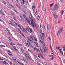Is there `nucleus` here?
Listing matches in <instances>:
<instances>
[{
    "label": "nucleus",
    "instance_id": "423d86ee",
    "mask_svg": "<svg viewBox=\"0 0 65 65\" xmlns=\"http://www.w3.org/2000/svg\"><path fill=\"white\" fill-rule=\"evenodd\" d=\"M59 6L58 5H56L54 7V8L56 9H58V8H59Z\"/></svg>",
    "mask_w": 65,
    "mask_h": 65
},
{
    "label": "nucleus",
    "instance_id": "58836bf2",
    "mask_svg": "<svg viewBox=\"0 0 65 65\" xmlns=\"http://www.w3.org/2000/svg\"><path fill=\"white\" fill-rule=\"evenodd\" d=\"M58 24H60V23H61V21H58Z\"/></svg>",
    "mask_w": 65,
    "mask_h": 65
},
{
    "label": "nucleus",
    "instance_id": "13d9d810",
    "mask_svg": "<svg viewBox=\"0 0 65 65\" xmlns=\"http://www.w3.org/2000/svg\"><path fill=\"white\" fill-rule=\"evenodd\" d=\"M56 9H53V11H55V10H56Z\"/></svg>",
    "mask_w": 65,
    "mask_h": 65
},
{
    "label": "nucleus",
    "instance_id": "4be33fe9",
    "mask_svg": "<svg viewBox=\"0 0 65 65\" xmlns=\"http://www.w3.org/2000/svg\"><path fill=\"white\" fill-rule=\"evenodd\" d=\"M7 51L9 53H10V54H12V53L10 51H9V50H7Z\"/></svg>",
    "mask_w": 65,
    "mask_h": 65
},
{
    "label": "nucleus",
    "instance_id": "9b49d317",
    "mask_svg": "<svg viewBox=\"0 0 65 65\" xmlns=\"http://www.w3.org/2000/svg\"><path fill=\"white\" fill-rule=\"evenodd\" d=\"M20 52H21V53H24V50H23L22 48H20Z\"/></svg>",
    "mask_w": 65,
    "mask_h": 65
},
{
    "label": "nucleus",
    "instance_id": "3c124183",
    "mask_svg": "<svg viewBox=\"0 0 65 65\" xmlns=\"http://www.w3.org/2000/svg\"><path fill=\"white\" fill-rule=\"evenodd\" d=\"M0 60H1V61H3V59L1 58V59H0Z\"/></svg>",
    "mask_w": 65,
    "mask_h": 65
},
{
    "label": "nucleus",
    "instance_id": "052dcab7",
    "mask_svg": "<svg viewBox=\"0 0 65 65\" xmlns=\"http://www.w3.org/2000/svg\"><path fill=\"white\" fill-rule=\"evenodd\" d=\"M2 13V11L1 10H0V14Z\"/></svg>",
    "mask_w": 65,
    "mask_h": 65
},
{
    "label": "nucleus",
    "instance_id": "9d476101",
    "mask_svg": "<svg viewBox=\"0 0 65 65\" xmlns=\"http://www.w3.org/2000/svg\"><path fill=\"white\" fill-rule=\"evenodd\" d=\"M22 29H23V30H22V31L23 32H25H25H27V31H26V29H25L24 28V27H23V26H22Z\"/></svg>",
    "mask_w": 65,
    "mask_h": 65
},
{
    "label": "nucleus",
    "instance_id": "0eeeda50",
    "mask_svg": "<svg viewBox=\"0 0 65 65\" xmlns=\"http://www.w3.org/2000/svg\"><path fill=\"white\" fill-rule=\"evenodd\" d=\"M24 56L26 57V58H27V57H28V53L27 52L25 53H24Z\"/></svg>",
    "mask_w": 65,
    "mask_h": 65
},
{
    "label": "nucleus",
    "instance_id": "f3484780",
    "mask_svg": "<svg viewBox=\"0 0 65 65\" xmlns=\"http://www.w3.org/2000/svg\"><path fill=\"white\" fill-rule=\"evenodd\" d=\"M9 5H10V6L13 8H14V7H13V6L10 3Z\"/></svg>",
    "mask_w": 65,
    "mask_h": 65
},
{
    "label": "nucleus",
    "instance_id": "f257e3e1",
    "mask_svg": "<svg viewBox=\"0 0 65 65\" xmlns=\"http://www.w3.org/2000/svg\"><path fill=\"white\" fill-rule=\"evenodd\" d=\"M31 22V25L33 27H35L37 29H38V25L37 24H36L34 22V21L33 20H32V19H31L30 17L29 18Z\"/></svg>",
    "mask_w": 65,
    "mask_h": 65
},
{
    "label": "nucleus",
    "instance_id": "6ab92c4d",
    "mask_svg": "<svg viewBox=\"0 0 65 65\" xmlns=\"http://www.w3.org/2000/svg\"><path fill=\"white\" fill-rule=\"evenodd\" d=\"M50 7H52V6H53V5H54V4L52 3V4H50Z\"/></svg>",
    "mask_w": 65,
    "mask_h": 65
},
{
    "label": "nucleus",
    "instance_id": "4c0bfd02",
    "mask_svg": "<svg viewBox=\"0 0 65 65\" xmlns=\"http://www.w3.org/2000/svg\"><path fill=\"white\" fill-rule=\"evenodd\" d=\"M20 16V18L22 20V19H23V18H22V16Z\"/></svg>",
    "mask_w": 65,
    "mask_h": 65
},
{
    "label": "nucleus",
    "instance_id": "ea45409f",
    "mask_svg": "<svg viewBox=\"0 0 65 65\" xmlns=\"http://www.w3.org/2000/svg\"><path fill=\"white\" fill-rule=\"evenodd\" d=\"M1 14H2V15H4V14L3 13H2H2H1Z\"/></svg>",
    "mask_w": 65,
    "mask_h": 65
},
{
    "label": "nucleus",
    "instance_id": "4468645a",
    "mask_svg": "<svg viewBox=\"0 0 65 65\" xmlns=\"http://www.w3.org/2000/svg\"><path fill=\"white\" fill-rule=\"evenodd\" d=\"M32 9H35V6H32Z\"/></svg>",
    "mask_w": 65,
    "mask_h": 65
},
{
    "label": "nucleus",
    "instance_id": "774afa93",
    "mask_svg": "<svg viewBox=\"0 0 65 65\" xmlns=\"http://www.w3.org/2000/svg\"><path fill=\"white\" fill-rule=\"evenodd\" d=\"M63 51H64V52H65V49L64 48H63Z\"/></svg>",
    "mask_w": 65,
    "mask_h": 65
},
{
    "label": "nucleus",
    "instance_id": "a211bd4d",
    "mask_svg": "<svg viewBox=\"0 0 65 65\" xmlns=\"http://www.w3.org/2000/svg\"><path fill=\"white\" fill-rule=\"evenodd\" d=\"M18 26L19 28H20L22 30V27H21V26L20 25H18Z\"/></svg>",
    "mask_w": 65,
    "mask_h": 65
},
{
    "label": "nucleus",
    "instance_id": "de8ad7c7",
    "mask_svg": "<svg viewBox=\"0 0 65 65\" xmlns=\"http://www.w3.org/2000/svg\"><path fill=\"white\" fill-rule=\"evenodd\" d=\"M37 52H39V51H40V50H39L38 49H37Z\"/></svg>",
    "mask_w": 65,
    "mask_h": 65
},
{
    "label": "nucleus",
    "instance_id": "412c9836",
    "mask_svg": "<svg viewBox=\"0 0 65 65\" xmlns=\"http://www.w3.org/2000/svg\"><path fill=\"white\" fill-rule=\"evenodd\" d=\"M41 24H39V28H41Z\"/></svg>",
    "mask_w": 65,
    "mask_h": 65
},
{
    "label": "nucleus",
    "instance_id": "f8f14e48",
    "mask_svg": "<svg viewBox=\"0 0 65 65\" xmlns=\"http://www.w3.org/2000/svg\"><path fill=\"white\" fill-rule=\"evenodd\" d=\"M29 30L30 31V32L31 33V34H32L33 33V31H32V29L31 28H29Z\"/></svg>",
    "mask_w": 65,
    "mask_h": 65
},
{
    "label": "nucleus",
    "instance_id": "6e6d98bb",
    "mask_svg": "<svg viewBox=\"0 0 65 65\" xmlns=\"http://www.w3.org/2000/svg\"><path fill=\"white\" fill-rule=\"evenodd\" d=\"M26 44V45H27V46H29V44H28V43Z\"/></svg>",
    "mask_w": 65,
    "mask_h": 65
},
{
    "label": "nucleus",
    "instance_id": "e433bc0d",
    "mask_svg": "<svg viewBox=\"0 0 65 65\" xmlns=\"http://www.w3.org/2000/svg\"><path fill=\"white\" fill-rule=\"evenodd\" d=\"M44 10L45 11H46V8H45L44 9Z\"/></svg>",
    "mask_w": 65,
    "mask_h": 65
},
{
    "label": "nucleus",
    "instance_id": "1a4fd4ad",
    "mask_svg": "<svg viewBox=\"0 0 65 65\" xmlns=\"http://www.w3.org/2000/svg\"><path fill=\"white\" fill-rule=\"evenodd\" d=\"M30 16L31 17H31H29V20H30V18L31 19H32V20H33L32 19H33V16H32V14H30Z\"/></svg>",
    "mask_w": 65,
    "mask_h": 65
},
{
    "label": "nucleus",
    "instance_id": "a19ab883",
    "mask_svg": "<svg viewBox=\"0 0 65 65\" xmlns=\"http://www.w3.org/2000/svg\"><path fill=\"white\" fill-rule=\"evenodd\" d=\"M13 19H14V20H15V21H17V20L15 19V18L13 17Z\"/></svg>",
    "mask_w": 65,
    "mask_h": 65
},
{
    "label": "nucleus",
    "instance_id": "5701e85b",
    "mask_svg": "<svg viewBox=\"0 0 65 65\" xmlns=\"http://www.w3.org/2000/svg\"><path fill=\"white\" fill-rule=\"evenodd\" d=\"M26 30L28 31V32H30V31H29V28H27Z\"/></svg>",
    "mask_w": 65,
    "mask_h": 65
},
{
    "label": "nucleus",
    "instance_id": "bf43d9fd",
    "mask_svg": "<svg viewBox=\"0 0 65 65\" xmlns=\"http://www.w3.org/2000/svg\"><path fill=\"white\" fill-rule=\"evenodd\" d=\"M5 65H9V64H8V63H6V64Z\"/></svg>",
    "mask_w": 65,
    "mask_h": 65
},
{
    "label": "nucleus",
    "instance_id": "49530a36",
    "mask_svg": "<svg viewBox=\"0 0 65 65\" xmlns=\"http://www.w3.org/2000/svg\"><path fill=\"white\" fill-rule=\"evenodd\" d=\"M57 35L58 36V37H59V35L58 33H57Z\"/></svg>",
    "mask_w": 65,
    "mask_h": 65
},
{
    "label": "nucleus",
    "instance_id": "6e6552de",
    "mask_svg": "<svg viewBox=\"0 0 65 65\" xmlns=\"http://www.w3.org/2000/svg\"><path fill=\"white\" fill-rule=\"evenodd\" d=\"M51 26H49V25H48L47 27V29L48 30H51Z\"/></svg>",
    "mask_w": 65,
    "mask_h": 65
},
{
    "label": "nucleus",
    "instance_id": "cd10ccee",
    "mask_svg": "<svg viewBox=\"0 0 65 65\" xmlns=\"http://www.w3.org/2000/svg\"><path fill=\"white\" fill-rule=\"evenodd\" d=\"M50 47L51 50L52 51H53V49H52V46H51V45H50Z\"/></svg>",
    "mask_w": 65,
    "mask_h": 65
},
{
    "label": "nucleus",
    "instance_id": "338daca9",
    "mask_svg": "<svg viewBox=\"0 0 65 65\" xmlns=\"http://www.w3.org/2000/svg\"><path fill=\"white\" fill-rule=\"evenodd\" d=\"M34 50H36L37 49V48H34Z\"/></svg>",
    "mask_w": 65,
    "mask_h": 65
},
{
    "label": "nucleus",
    "instance_id": "ddd939ff",
    "mask_svg": "<svg viewBox=\"0 0 65 65\" xmlns=\"http://www.w3.org/2000/svg\"><path fill=\"white\" fill-rule=\"evenodd\" d=\"M13 48L14 49V50H15V51L16 52H18V50L17 49L16 47H15V46Z\"/></svg>",
    "mask_w": 65,
    "mask_h": 65
},
{
    "label": "nucleus",
    "instance_id": "f704fd0d",
    "mask_svg": "<svg viewBox=\"0 0 65 65\" xmlns=\"http://www.w3.org/2000/svg\"><path fill=\"white\" fill-rule=\"evenodd\" d=\"M29 43L30 45V46H31L32 45L31 44V43H30V42H29Z\"/></svg>",
    "mask_w": 65,
    "mask_h": 65
},
{
    "label": "nucleus",
    "instance_id": "bb28decb",
    "mask_svg": "<svg viewBox=\"0 0 65 65\" xmlns=\"http://www.w3.org/2000/svg\"><path fill=\"white\" fill-rule=\"evenodd\" d=\"M23 1V4H24L25 3V1L24 0H22Z\"/></svg>",
    "mask_w": 65,
    "mask_h": 65
},
{
    "label": "nucleus",
    "instance_id": "aec40b11",
    "mask_svg": "<svg viewBox=\"0 0 65 65\" xmlns=\"http://www.w3.org/2000/svg\"><path fill=\"white\" fill-rule=\"evenodd\" d=\"M30 37L31 39L32 40H34V39H33V37H32V36H30Z\"/></svg>",
    "mask_w": 65,
    "mask_h": 65
},
{
    "label": "nucleus",
    "instance_id": "dca6fc26",
    "mask_svg": "<svg viewBox=\"0 0 65 65\" xmlns=\"http://www.w3.org/2000/svg\"><path fill=\"white\" fill-rule=\"evenodd\" d=\"M11 13L12 14V15H14V13H13V12H11Z\"/></svg>",
    "mask_w": 65,
    "mask_h": 65
},
{
    "label": "nucleus",
    "instance_id": "7ed1b4c3",
    "mask_svg": "<svg viewBox=\"0 0 65 65\" xmlns=\"http://www.w3.org/2000/svg\"><path fill=\"white\" fill-rule=\"evenodd\" d=\"M23 15L24 18L25 19L27 22V23H28L29 25H31V22H30V21H29V20H28L27 18H26V15H25V14H23Z\"/></svg>",
    "mask_w": 65,
    "mask_h": 65
},
{
    "label": "nucleus",
    "instance_id": "20e7f679",
    "mask_svg": "<svg viewBox=\"0 0 65 65\" xmlns=\"http://www.w3.org/2000/svg\"><path fill=\"white\" fill-rule=\"evenodd\" d=\"M53 13V14L54 16V18H58V15H57L56 14V12L54 13L53 12H52Z\"/></svg>",
    "mask_w": 65,
    "mask_h": 65
},
{
    "label": "nucleus",
    "instance_id": "0e129e2a",
    "mask_svg": "<svg viewBox=\"0 0 65 65\" xmlns=\"http://www.w3.org/2000/svg\"><path fill=\"white\" fill-rule=\"evenodd\" d=\"M16 6H17V7H18V6H19V5H18V4H16Z\"/></svg>",
    "mask_w": 65,
    "mask_h": 65
},
{
    "label": "nucleus",
    "instance_id": "a878e982",
    "mask_svg": "<svg viewBox=\"0 0 65 65\" xmlns=\"http://www.w3.org/2000/svg\"><path fill=\"white\" fill-rule=\"evenodd\" d=\"M1 46H2V47H6V46H4L2 45H1Z\"/></svg>",
    "mask_w": 65,
    "mask_h": 65
},
{
    "label": "nucleus",
    "instance_id": "69168bd1",
    "mask_svg": "<svg viewBox=\"0 0 65 65\" xmlns=\"http://www.w3.org/2000/svg\"><path fill=\"white\" fill-rule=\"evenodd\" d=\"M23 11L25 13H26V11Z\"/></svg>",
    "mask_w": 65,
    "mask_h": 65
},
{
    "label": "nucleus",
    "instance_id": "864d4df0",
    "mask_svg": "<svg viewBox=\"0 0 65 65\" xmlns=\"http://www.w3.org/2000/svg\"><path fill=\"white\" fill-rule=\"evenodd\" d=\"M28 51H29V52H31V50H30L29 49H28Z\"/></svg>",
    "mask_w": 65,
    "mask_h": 65
},
{
    "label": "nucleus",
    "instance_id": "39448f33",
    "mask_svg": "<svg viewBox=\"0 0 65 65\" xmlns=\"http://www.w3.org/2000/svg\"><path fill=\"white\" fill-rule=\"evenodd\" d=\"M63 30V28H60V29L58 31V33H61Z\"/></svg>",
    "mask_w": 65,
    "mask_h": 65
},
{
    "label": "nucleus",
    "instance_id": "09e8293b",
    "mask_svg": "<svg viewBox=\"0 0 65 65\" xmlns=\"http://www.w3.org/2000/svg\"><path fill=\"white\" fill-rule=\"evenodd\" d=\"M63 63H65V59H64L63 61Z\"/></svg>",
    "mask_w": 65,
    "mask_h": 65
},
{
    "label": "nucleus",
    "instance_id": "a18cd8bd",
    "mask_svg": "<svg viewBox=\"0 0 65 65\" xmlns=\"http://www.w3.org/2000/svg\"><path fill=\"white\" fill-rule=\"evenodd\" d=\"M22 35L24 37H25V35H24L22 34Z\"/></svg>",
    "mask_w": 65,
    "mask_h": 65
},
{
    "label": "nucleus",
    "instance_id": "37998d69",
    "mask_svg": "<svg viewBox=\"0 0 65 65\" xmlns=\"http://www.w3.org/2000/svg\"><path fill=\"white\" fill-rule=\"evenodd\" d=\"M17 7L19 9H21V7H20V6H19Z\"/></svg>",
    "mask_w": 65,
    "mask_h": 65
},
{
    "label": "nucleus",
    "instance_id": "4d7b16f0",
    "mask_svg": "<svg viewBox=\"0 0 65 65\" xmlns=\"http://www.w3.org/2000/svg\"><path fill=\"white\" fill-rule=\"evenodd\" d=\"M42 58H43V59H45V58H44V57H43V56H42Z\"/></svg>",
    "mask_w": 65,
    "mask_h": 65
},
{
    "label": "nucleus",
    "instance_id": "5fc2aeb1",
    "mask_svg": "<svg viewBox=\"0 0 65 65\" xmlns=\"http://www.w3.org/2000/svg\"><path fill=\"white\" fill-rule=\"evenodd\" d=\"M40 56H41V57H43V56H42V54H40Z\"/></svg>",
    "mask_w": 65,
    "mask_h": 65
},
{
    "label": "nucleus",
    "instance_id": "79ce46f5",
    "mask_svg": "<svg viewBox=\"0 0 65 65\" xmlns=\"http://www.w3.org/2000/svg\"><path fill=\"white\" fill-rule=\"evenodd\" d=\"M51 60H53L54 59V57L51 58Z\"/></svg>",
    "mask_w": 65,
    "mask_h": 65
},
{
    "label": "nucleus",
    "instance_id": "f03ea898",
    "mask_svg": "<svg viewBox=\"0 0 65 65\" xmlns=\"http://www.w3.org/2000/svg\"><path fill=\"white\" fill-rule=\"evenodd\" d=\"M40 41L41 44H43V45L44 47V52H46V51H47V48L44 47L45 46V44L44 43V42L42 41V40L40 39Z\"/></svg>",
    "mask_w": 65,
    "mask_h": 65
},
{
    "label": "nucleus",
    "instance_id": "603ef678",
    "mask_svg": "<svg viewBox=\"0 0 65 65\" xmlns=\"http://www.w3.org/2000/svg\"><path fill=\"white\" fill-rule=\"evenodd\" d=\"M14 62H17V60H15V59H14Z\"/></svg>",
    "mask_w": 65,
    "mask_h": 65
},
{
    "label": "nucleus",
    "instance_id": "393cba45",
    "mask_svg": "<svg viewBox=\"0 0 65 65\" xmlns=\"http://www.w3.org/2000/svg\"><path fill=\"white\" fill-rule=\"evenodd\" d=\"M40 19V17H39V16H38L37 17V19L38 20H39Z\"/></svg>",
    "mask_w": 65,
    "mask_h": 65
},
{
    "label": "nucleus",
    "instance_id": "2f4dec72",
    "mask_svg": "<svg viewBox=\"0 0 65 65\" xmlns=\"http://www.w3.org/2000/svg\"><path fill=\"white\" fill-rule=\"evenodd\" d=\"M48 38L49 40H50V41H51V37H49Z\"/></svg>",
    "mask_w": 65,
    "mask_h": 65
},
{
    "label": "nucleus",
    "instance_id": "c9c22d12",
    "mask_svg": "<svg viewBox=\"0 0 65 65\" xmlns=\"http://www.w3.org/2000/svg\"><path fill=\"white\" fill-rule=\"evenodd\" d=\"M35 15H37V11H36V12L34 13Z\"/></svg>",
    "mask_w": 65,
    "mask_h": 65
},
{
    "label": "nucleus",
    "instance_id": "b1692460",
    "mask_svg": "<svg viewBox=\"0 0 65 65\" xmlns=\"http://www.w3.org/2000/svg\"><path fill=\"white\" fill-rule=\"evenodd\" d=\"M61 47H62V48H64L65 47V46L64 45H63L61 46Z\"/></svg>",
    "mask_w": 65,
    "mask_h": 65
},
{
    "label": "nucleus",
    "instance_id": "c85d7f7f",
    "mask_svg": "<svg viewBox=\"0 0 65 65\" xmlns=\"http://www.w3.org/2000/svg\"><path fill=\"white\" fill-rule=\"evenodd\" d=\"M59 53H60V54H61V50L60 49H59Z\"/></svg>",
    "mask_w": 65,
    "mask_h": 65
},
{
    "label": "nucleus",
    "instance_id": "680f3d73",
    "mask_svg": "<svg viewBox=\"0 0 65 65\" xmlns=\"http://www.w3.org/2000/svg\"><path fill=\"white\" fill-rule=\"evenodd\" d=\"M8 55L10 56H11V55L9 54V53H8Z\"/></svg>",
    "mask_w": 65,
    "mask_h": 65
},
{
    "label": "nucleus",
    "instance_id": "8fccbe9b",
    "mask_svg": "<svg viewBox=\"0 0 65 65\" xmlns=\"http://www.w3.org/2000/svg\"><path fill=\"white\" fill-rule=\"evenodd\" d=\"M57 49L59 50L60 48V47H56Z\"/></svg>",
    "mask_w": 65,
    "mask_h": 65
},
{
    "label": "nucleus",
    "instance_id": "c756f323",
    "mask_svg": "<svg viewBox=\"0 0 65 65\" xmlns=\"http://www.w3.org/2000/svg\"><path fill=\"white\" fill-rule=\"evenodd\" d=\"M64 11H62L61 12V13L62 14H64Z\"/></svg>",
    "mask_w": 65,
    "mask_h": 65
},
{
    "label": "nucleus",
    "instance_id": "c03bdc74",
    "mask_svg": "<svg viewBox=\"0 0 65 65\" xmlns=\"http://www.w3.org/2000/svg\"><path fill=\"white\" fill-rule=\"evenodd\" d=\"M17 62L19 63V64H21V62H20V61H18Z\"/></svg>",
    "mask_w": 65,
    "mask_h": 65
},
{
    "label": "nucleus",
    "instance_id": "72a5a7b5",
    "mask_svg": "<svg viewBox=\"0 0 65 65\" xmlns=\"http://www.w3.org/2000/svg\"><path fill=\"white\" fill-rule=\"evenodd\" d=\"M38 7L40 8H41V6L40 5H39Z\"/></svg>",
    "mask_w": 65,
    "mask_h": 65
},
{
    "label": "nucleus",
    "instance_id": "7c9ffc66",
    "mask_svg": "<svg viewBox=\"0 0 65 65\" xmlns=\"http://www.w3.org/2000/svg\"><path fill=\"white\" fill-rule=\"evenodd\" d=\"M14 11L16 13H18V12H17V11H16V10H15V9L14 10Z\"/></svg>",
    "mask_w": 65,
    "mask_h": 65
},
{
    "label": "nucleus",
    "instance_id": "e2e57ef3",
    "mask_svg": "<svg viewBox=\"0 0 65 65\" xmlns=\"http://www.w3.org/2000/svg\"><path fill=\"white\" fill-rule=\"evenodd\" d=\"M49 57V58L51 57V56L50 55H48Z\"/></svg>",
    "mask_w": 65,
    "mask_h": 65
},
{
    "label": "nucleus",
    "instance_id": "2eb2a0df",
    "mask_svg": "<svg viewBox=\"0 0 65 65\" xmlns=\"http://www.w3.org/2000/svg\"><path fill=\"white\" fill-rule=\"evenodd\" d=\"M3 62L4 64H6L7 63H6V61H3Z\"/></svg>",
    "mask_w": 65,
    "mask_h": 65
},
{
    "label": "nucleus",
    "instance_id": "473e14b6",
    "mask_svg": "<svg viewBox=\"0 0 65 65\" xmlns=\"http://www.w3.org/2000/svg\"><path fill=\"white\" fill-rule=\"evenodd\" d=\"M29 40L31 42V43H33L32 40H30V39H29Z\"/></svg>",
    "mask_w": 65,
    "mask_h": 65
}]
</instances>
